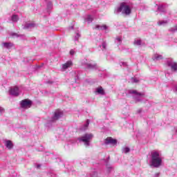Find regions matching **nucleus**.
Returning a JSON list of instances; mask_svg holds the SVG:
<instances>
[{"mask_svg":"<svg viewBox=\"0 0 177 177\" xmlns=\"http://www.w3.org/2000/svg\"><path fill=\"white\" fill-rule=\"evenodd\" d=\"M92 139H93V134L86 133L83 136L79 138L77 140H79V142H82L84 146H86V147H88L91 146V140H92Z\"/></svg>","mask_w":177,"mask_h":177,"instance_id":"3","label":"nucleus"},{"mask_svg":"<svg viewBox=\"0 0 177 177\" xmlns=\"http://www.w3.org/2000/svg\"><path fill=\"white\" fill-rule=\"evenodd\" d=\"M168 24V21L167 20H162L158 21V26H167Z\"/></svg>","mask_w":177,"mask_h":177,"instance_id":"22","label":"nucleus"},{"mask_svg":"<svg viewBox=\"0 0 177 177\" xmlns=\"http://www.w3.org/2000/svg\"><path fill=\"white\" fill-rule=\"evenodd\" d=\"M74 53H75V52L74 51V50H71V51H70V55H74Z\"/></svg>","mask_w":177,"mask_h":177,"instance_id":"34","label":"nucleus"},{"mask_svg":"<svg viewBox=\"0 0 177 177\" xmlns=\"http://www.w3.org/2000/svg\"><path fill=\"white\" fill-rule=\"evenodd\" d=\"M156 6L158 8V12H161L162 13H164L165 12V8L162 5H156Z\"/></svg>","mask_w":177,"mask_h":177,"instance_id":"18","label":"nucleus"},{"mask_svg":"<svg viewBox=\"0 0 177 177\" xmlns=\"http://www.w3.org/2000/svg\"><path fill=\"white\" fill-rule=\"evenodd\" d=\"M72 30H73V28H74V27L73 26H71V28Z\"/></svg>","mask_w":177,"mask_h":177,"instance_id":"39","label":"nucleus"},{"mask_svg":"<svg viewBox=\"0 0 177 177\" xmlns=\"http://www.w3.org/2000/svg\"><path fill=\"white\" fill-rule=\"evenodd\" d=\"M10 35L12 38H18V37H20V35L17 33H11Z\"/></svg>","mask_w":177,"mask_h":177,"instance_id":"29","label":"nucleus"},{"mask_svg":"<svg viewBox=\"0 0 177 177\" xmlns=\"http://www.w3.org/2000/svg\"><path fill=\"white\" fill-rule=\"evenodd\" d=\"M153 60H154L155 62H157L158 60H162V55H160V54H154L153 57H152Z\"/></svg>","mask_w":177,"mask_h":177,"instance_id":"13","label":"nucleus"},{"mask_svg":"<svg viewBox=\"0 0 177 177\" xmlns=\"http://www.w3.org/2000/svg\"><path fill=\"white\" fill-rule=\"evenodd\" d=\"M86 66H87V68H89V70H97V64H87Z\"/></svg>","mask_w":177,"mask_h":177,"instance_id":"16","label":"nucleus"},{"mask_svg":"<svg viewBox=\"0 0 177 177\" xmlns=\"http://www.w3.org/2000/svg\"><path fill=\"white\" fill-rule=\"evenodd\" d=\"M89 126V120H87L86 124L81 127L80 131H86L88 127Z\"/></svg>","mask_w":177,"mask_h":177,"instance_id":"17","label":"nucleus"},{"mask_svg":"<svg viewBox=\"0 0 177 177\" xmlns=\"http://www.w3.org/2000/svg\"><path fill=\"white\" fill-rule=\"evenodd\" d=\"M106 46H107V44H106V42H103L102 44V47L103 48V49H106Z\"/></svg>","mask_w":177,"mask_h":177,"instance_id":"32","label":"nucleus"},{"mask_svg":"<svg viewBox=\"0 0 177 177\" xmlns=\"http://www.w3.org/2000/svg\"><path fill=\"white\" fill-rule=\"evenodd\" d=\"M109 28V26L107 25H96L95 26V29L96 30H101L102 31L104 30H107Z\"/></svg>","mask_w":177,"mask_h":177,"instance_id":"11","label":"nucleus"},{"mask_svg":"<svg viewBox=\"0 0 177 177\" xmlns=\"http://www.w3.org/2000/svg\"><path fill=\"white\" fill-rule=\"evenodd\" d=\"M105 145H117V140L109 137L104 140Z\"/></svg>","mask_w":177,"mask_h":177,"instance_id":"10","label":"nucleus"},{"mask_svg":"<svg viewBox=\"0 0 177 177\" xmlns=\"http://www.w3.org/2000/svg\"><path fill=\"white\" fill-rule=\"evenodd\" d=\"M134 45H136L137 46H139L142 45V41L140 39H136L134 41Z\"/></svg>","mask_w":177,"mask_h":177,"instance_id":"26","label":"nucleus"},{"mask_svg":"<svg viewBox=\"0 0 177 177\" xmlns=\"http://www.w3.org/2000/svg\"><path fill=\"white\" fill-rule=\"evenodd\" d=\"M159 175H160V174H158V173L156 174V176H158Z\"/></svg>","mask_w":177,"mask_h":177,"instance_id":"37","label":"nucleus"},{"mask_svg":"<svg viewBox=\"0 0 177 177\" xmlns=\"http://www.w3.org/2000/svg\"><path fill=\"white\" fill-rule=\"evenodd\" d=\"M41 166L40 165H37V168H39Z\"/></svg>","mask_w":177,"mask_h":177,"instance_id":"38","label":"nucleus"},{"mask_svg":"<svg viewBox=\"0 0 177 177\" xmlns=\"http://www.w3.org/2000/svg\"><path fill=\"white\" fill-rule=\"evenodd\" d=\"M2 46L6 48V49H10L13 46V43L10 42H4L2 44Z\"/></svg>","mask_w":177,"mask_h":177,"instance_id":"12","label":"nucleus"},{"mask_svg":"<svg viewBox=\"0 0 177 177\" xmlns=\"http://www.w3.org/2000/svg\"><path fill=\"white\" fill-rule=\"evenodd\" d=\"M80 37H81V35H80V33H77L75 36L74 41H78V39H80Z\"/></svg>","mask_w":177,"mask_h":177,"instance_id":"30","label":"nucleus"},{"mask_svg":"<svg viewBox=\"0 0 177 177\" xmlns=\"http://www.w3.org/2000/svg\"><path fill=\"white\" fill-rule=\"evenodd\" d=\"M138 82H139V80H138V78H136V77H132V78L131 79V84H136V83H138Z\"/></svg>","mask_w":177,"mask_h":177,"instance_id":"27","label":"nucleus"},{"mask_svg":"<svg viewBox=\"0 0 177 177\" xmlns=\"http://www.w3.org/2000/svg\"><path fill=\"white\" fill-rule=\"evenodd\" d=\"M115 44H117L118 46H120L121 45V43L122 42V39L120 37H117L115 39Z\"/></svg>","mask_w":177,"mask_h":177,"instance_id":"21","label":"nucleus"},{"mask_svg":"<svg viewBox=\"0 0 177 177\" xmlns=\"http://www.w3.org/2000/svg\"><path fill=\"white\" fill-rule=\"evenodd\" d=\"M90 177H100V175L97 171H94L92 174L90 175Z\"/></svg>","mask_w":177,"mask_h":177,"instance_id":"28","label":"nucleus"},{"mask_svg":"<svg viewBox=\"0 0 177 177\" xmlns=\"http://www.w3.org/2000/svg\"><path fill=\"white\" fill-rule=\"evenodd\" d=\"M162 162L161 153L158 151H152L151 152V167L158 168Z\"/></svg>","mask_w":177,"mask_h":177,"instance_id":"1","label":"nucleus"},{"mask_svg":"<svg viewBox=\"0 0 177 177\" xmlns=\"http://www.w3.org/2000/svg\"><path fill=\"white\" fill-rule=\"evenodd\" d=\"M176 91H177V86H176Z\"/></svg>","mask_w":177,"mask_h":177,"instance_id":"40","label":"nucleus"},{"mask_svg":"<svg viewBox=\"0 0 177 177\" xmlns=\"http://www.w3.org/2000/svg\"><path fill=\"white\" fill-rule=\"evenodd\" d=\"M95 93L98 95H104V90L102 87H98L96 88Z\"/></svg>","mask_w":177,"mask_h":177,"instance_id":"19","label":"nucleus"},{"mask_svg":"<svg viewBox=\"0 0 177 177\" xmlns=\"http://www.w3.org/2000/svg\"><path fill=\"white\" fill-rule=\"evenodd\" d=\"M132 12V8H131V6L127 4L126 3H122L120 6L115 10V13H122L123 15H126V16L129 15Z\"/></svg>","mask_w":177,"mask_h":177,"instance_id":"2","label":"nucleus"},{"mask_svg":"<svg viewBox=\"0 0 177 177\" xmlns=\"http://www.w3.org/2000/svg\"><path fill=\"white\" fill-rule=\"evenodd\" d=\"M32 102L29 100H24L21 102V109H30Z\"/></svg>","mask_w":177,"mask_h":177,"instance_id":"7","label":"nucleus"},{"mask_svg":"<svg viewBox=\"0 0 177 177\" xmlns=\"http://www.w3.org/2000/svg\"><path fill=\"white\" fill-rule=\"evenodd\" d=\"M11 20H12V21L16 22L19 20V17L16 15H14L12 16Z\"/></svg>","mask_w":177,"mask_h":177,"instance_id":"25","label":"nucleus"},{"mask_svg":"<svg viewBox=\"0 0 177 177\" xmlns=\"http://www.w3.org/2000/svg\"><path fill=\"white\" fill-rule=\"evenodd\" d=\"M10 95L12 96H19L20 95V90H19V87L15 86L10 89Z\"/></svg>","mask_w":177,"mask_h":177,"instance_id":"8","label":"nucleus"},{"mask_svg":"<svg viewBox=\"0 0 177 177\" xmlns=\"http://www.w3.org/2000/svg\"><path fill=\"white\" fill-rule=\"evenodd\" d=\"M3 111H5V109H3V108H2V106H0V113H3Z\"/></svg>","mask_w":177,"mask_h":177,"instance_id":"33","label":"nucleus"},{"mask_svg":"<svg viewBox=\"0 0 177 177\" xmlns=\"http://www.w3.org/2000/svg\"><path fill=\"white\" fill-rule=\"evenodd\" d=\"M122 150V153H124L125 154H127V153H129V151H131V149L128 147H123Z\"/></svg>","mask_w":177,"mask_h":177,"instance_id":"23","label":"nucleus"},{"mask_svg":"<svg viewBox=\"0 0 177 177\" xmlns=\"http://www.w3.org/2000/svg\"><path fill=\"white\" fill-rule=\"evenodd\" d=\"M120 66H127L126 62H120Z\"/></svg>","mask_w":177,"mask_h":177,"instance_id":"36","label":"nucleus"},{"mask_svg":"<svg viewBox=\"0 0 177 177\" xmlns=\"http://www.w3.org/2000/svg\"><path fill=\"white\" fill-rule=\"evenodd\" d=\"M169 31H170V32H177V26H173L171 28L169 29Z\"/></svg>","mask_w":177,"mask_h":177,"instance_id":"24","label":"nucleus"},{"mask_svg":"<svg viewBox=\"0 0 177 177\" xmlns=\"http://www.w3.org/2000/svg\"><path fill=\"white\" fill-rule=\"evenodd\" d=\"M129 93L131 95H134V99L136 102H140V98L145 96L144 93H138L136 90H129Z\"/></svg>","mask_w":177,"mask_h":177,"instance_id":"5","label":"nucleus"},{"mask_svg":"<svg viewBox=\"0 0 177 177\" xmlns=\"http://www.w3.org/2000/svg\"><path fill=\"white\" fill-rule=\"evenodd\" d=\"M167 64L171 68V71H177V63L172 59H168Z\"/></svg>","mask_w":177,"mask_h":177,"instance_id":"6","label":"nucleus"},{"mask_svg":"<svg viewBox=\"0 0 177 177\" xmlns=\"http://www.w3.org/2000/svg\"><path fill=\"white\" fill-rule=\"evenodd\" d=\"M84 20L86 23H92V21H93V17H92V15H87Z\"/></svg>","mask_w":177,"mask_h":177,"instance_id":"20","label":"nucleus"},{"mask_svg":"<svg viewBox=\"0 0 177 177\" xmlns=\"http://www.w3.org/2000/svg\"><path fill=\"white\" fill-rule=\"evenodd\" d=\"M73 66V62L71 61H68L66 63L62 65L63 70H67L68 67H71Z\"/></svg>","mask_w":177,"mask_h":177,"instance_id":"14","label":"nucleus"},{"mask_svg":"<svg viewBox=\"0 0 177 177\" xmlns=\"http://www.w3.org/2000/svg\"><path fill=\"white\" fill-rule=\"evenodd\" d=\"M35 27H37V24L34 22H28L26 23L24 26V30H31V28H34Z\"/></svg>","mask_w":177,"mask_h":177,"instance_id":"9","label":"nucleus"},{"mask_svg":"<svg viewBox=\"0 0 177 177\" xmlns=\"http://www.w3.org/2000/svg\"><path fill=\"white\" fill-rule=\"evenodd\" d=\"M63 112L62 110L57 109L54 112L51 120H49L50 122H55V121H57V120H60L62 117H63Z\"/></svg>","mask_w":177,"mask_h":177,"instance_id":"4","label":"nucleus"},{"mask_svg":"<svg viewBox=\"0 0 177 177\" xmlns=\"http://www.w3.org/2000/svg\"><path fill=\"white\" fill-rule=\"evenodd\" d=\"M47 9H52V3L51 2L48 3Z\"/></svg>","mask_w":177,"mask_h":177,"instance_id":"31","label":"nucleus"},{"mask_svg":"<svg viewBox=\"0 0 177 177\" xmlns=\"http://www.w3.org/2000/svg\"><path fill=\"white\" fill-rule=\"evenodd\" d=\"M6 147L8 150H11V149H13V143L10 140H6Z\"/></svg>","mask_w":177,"mask_h":177,"instance_id":"15","label":"nucleus"},{"mask_svg":"<svg viewBox=\"0 0 177 177\" xmlns=\"http://www.w3.org/2000/svg\"><path fill=\"white\" fill-rule=\"evenodd\" d=\"M142 109H139L138 111H137V113L138 114H140V113H142Z\"/></svg>","mask_w":177,"mask_h":177,"instance_id":"35","label":"nucleus"}]
</instances>
